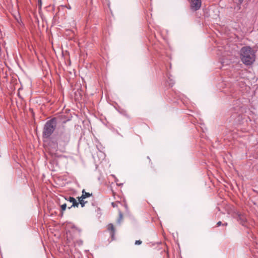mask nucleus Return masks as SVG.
Segmentation results:
<instances>
[{"mask_svg": "<svg viewBox=\"0 0 258 258\" xmlns=\"http://www.w3.org/2000/svg\"><path fill=\"white\" fill-rule=\"evenodd\" d=\"M240 57L244 64L251 65L255 61V51L249 46H244L240 50Z\"/></svg>", "mask_w": 258, "mask_h": 258, "instance_id": "obj_1", "label": "nucleus"}, {"mask_svg": "<svg viewBox=\"0 0 258 258\" xmlns=\"http://www.w3.org/2000/svg\"><path fill=\"white\" fill-rule=\"evenodd\" d=\"M57 124L56 118H53L47 121L45 125L43 131V137L45 138H48L53 134Z\"/></svg>", "mask_w": 258, "mask_h": 258, "instance_id": "obj_2", "label": "nucleus"}, {"mask_svg": "<svg viewBox=\"0 0 258 258\" xmlns=\"http://www.w3.org/2000/svg\"><path fill=\"white\" fill-rule=\"evenodd\" d=\"M233 217L234 218L237 219L240 224L243 226L245 225V223H246V218L244 214L239 212H236L235 215H233Z\"/></svg>", "mask_w": 258, "mask_h": 258, "instance_id": "obj_3", "label": "nucleus"}, {"mask_svg": "<svg viewBox=\"0 0 258 258\" xmlns=\"http://www.w3.org/2000/svg\"><path fill=\"white\" fill-rule=\"evenodd\" d=\"M201 0H190V9L192 11H196L201 8Z\"/></svg>", "mask_w": 258, "mask_h": 258, "instance_id": "obj_4", "label": "nucleus"}, {"mask_svg": "<svg viewBox=\"0 0 258 258\" xmlns=\"http://www.w3.org/2000/svg\"><path fill=\"white\" fill-rule=\"evenodd\" d=\"M70 202L72 203V205L69 207L68 208L70 209L73 207H78L79 206V203L77 202L76 200L72 197H70L68 200Z\"/></svg>", "mask_w": 258, "mask_h": 258, "instance_id": "obj_5", "label": "nucleus"}, {"mask_svg": "<svg viewBox=\"0 0 258 258\" xmlns=\"http://www.w3.org/2000/svg\"><path fill=\"white\" fill-rule=\"evenodd\" d=\"M107 229L110 231L111 237L113 238L114 234H115V228L112 224H109L107 225Z\"/></svg>", "mask_w": 258, "mask_h": 258, "instance_id": "obj_6", "label": "nucleus"}, {"mask_svg": "<svg viewBox=\"0 0 258 258\" xmlns=\"http://www.w3.org/2000/svg\"><path fill=\"white\" fill-rule=\"evenodd\" d=\"M92 196V194H90L89 192H87L85 191V189L82 190V195L81 196L82 199H86L87 198L90 197Z\"/></svg>", "mask_w": 258, "mask_h": 258, "instance_id": "obj_7", "label": "nucleus"}, {"mask_svg": "<svg viewBox=\"0 0 258 258\" xmlns=\"http://www.w3.org/2000/svg\"><path fill=\"white\" fill-rule=\"evenodd\" d=\"M78 200L79 202V204L80 203L81 204L82 207H84L85 204L87 202L84 200V199H82L81 197L78 198Z\"/></svg>", "mask_w": 258, "mask_h": 258, "instance_id": "obj_8", "label": "nucleus"}, {"mask_svg": "<svg viewBox=\"0 0 258 258\" xmlns=\"http://www.w3.org/2000/svg\"><path fill=\"white\" fill-rule=\"evenodd\" d=\"M67 208V204H64L61 205V216L63 215V212L65 211Z\"/></svg>", "mask_w": 258, "mask_h": 258, "instance_id": "obj_9", "label": "nucleus"}, {"mask_svg": "<svg viewBox=\"0 0 258 258\" xmlns=\"http://www.w3.org/2000/svg\"><path fill=\"white\" fill-rule=\"evenodd\" d=\"M142 243V241L140 240H136L135 241V244L136 245H140L141 244V243Z\"/></svg>", "mask_w": 258, "mask_h": 258, "instance_id": "obj_10", "label": "nucleus"}, {"mask_svg": "<svg viewBox=\"0 0 258 258\" xmlns=\"http://www.w3.org/2000/svg\"><path fill=\"white\" fill-rule=\"evenodd\" d=\"M222 225V222L221 221H219L217 223V226L219 227Z\"/></svg>", "mask_w": 258, "mask_h": 258, "instance_id": "obj_11", "label": "nucleus"}, {"mask_svg": "<svg viewBox=\"0 0 258 258\" xmlns=\"http://www.w3.org/2000/svg\"><path fill=\"white\" fill-rule=\"evenodd\" d=\"M111 205H112V206L113 207H115L116 206V204L115 203H114V202L112 203H111Z\"/></svg>", "mask_w": 258, "mask_h": 258, "instance_id": "obj_12", "label": "nucleus"}, {"mask_svg": "<svg viewBox=\"0 0 258 258\" xmlns=\"http://www.w3.org/2000/svg\"><path fill=\"white\" fill-rule=\"evenodd\" d=\"M238 1H239V2L240 4H241V3L243 2V0H238Z\"/></svg>", "mask_w": 258, "mask_h": 258, "instance_id": "obj_13", "label": "nucleus"}, {"mask_svg": "<svg viewBox=\"0 0 258 258\" xmlns=\"http://www.w3.org/2000/svg\"><path fill=\"white\" fill-rule=\"evenodd\" d=\"M223 225H227V223H225L224 224H223Z\"/></svg>", "mask_w": 258, "mask_h": 258, "instance_id": "obj_14", "label": "nucleus"}, {"mask_svg": "<svg viewBox=\"0 0 258 258\" xmlns=\"http://www.w3.org/2000/svg\"><path fill=\"white\" fill-rule=\"evenodd\" d=\"M120 218L121 219L122 218V215L121 214H120Z\"/></svg>", "mask_w": 258, "mask_h": 258, "instance_id": "obj_15", "label": "nucleus"}]
</instances>
